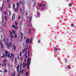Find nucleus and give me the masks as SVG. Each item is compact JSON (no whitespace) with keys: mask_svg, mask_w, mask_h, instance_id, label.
Segmentation results:
<instances>
[{"mask_svg":"<svg viewBox=\"0 0 76 76\" xmlns=\"http://www.w3.org/2000/svg\"><path fill=\"white\" fill-rule=\"evenodd\" d=\"M39 7H42V10H44L46 9V7H45V4H39Z\"/></svg>","mask_w":76,"mask_h":76,"instance_id":"2","label":"nucleus"},{"mask_svg":"<svg viewBox=\"0 0 76 76\" xmlns=\"http://www.w3.org/2000/svg\"><path fill=\"white\" fill-rule=\"evenodd\" d=\"M29 54H28V57H29Z\"/></svg>","mask_w":76,"mask_h":76,"instance_id":"57","label":"nucleus"},{"mask_svg":"<svg viewBox=\"0 0 76 76\" xmlns=\"http://www.w3.org/2000/svg\"><path fill=\"white\" fill-rule=\"evenodd\" d=\"M23 12H22V15H24V13H25V12H24V11H23Z\"/></svg>","mask_w":76,"mask_h":76,"instance_id":"20","label":"nucleus"},{"mask_svg":"<svg viewBox=\"0 0 76 76\" xmlns=\"http://www.w3.org/2000/svg\"><path fill=\"white\" fill-rule=\"evenodd\" d=\"M13 16H12V20H13Z\"/></svg>","mask_w":76,"mask_h":76,"instance_id":"53","label":"nucleus"},{"mask_svg":"<svg viewBox=\"0 0 76 76\" xmlns=\"http://www.w3.org/2000/svg\"><path fill=\"white\" fill-rule=\"evenodd\" d=\"M20 35H21V38H22H22H23V37H23V34H22V33H20Z\"/></svg>","mask_w":76,"mask_h":76,"instance_id":"19","label":"nucleus"},{"mask_svg":"<svg viewBox=\"0 0 76 76\" xmlns=\"http://www.w3.org/2000/svg\"><path fill=\"white\" fill-rule=\"evenodd\" d=\"M6 13H7V12H4V14L5 15H6Z\"/></svg>","mask_w":76,"mask_h":76,"instance_id":"36","label":"nucleus"},{"mask_svg":"<svg viewBox=\"0 0 76 76\" xmlns=\"http://www.w3.org/2000/svg\"><path fill=\"white\" fill-rule=\"evenodd\" d=\"M17 56H18L17 59H18V60H19V55H17Z\"/></svg>","mask_w":76,"mask_h":76,"instance_id":"28","label":"nucleus"},{"mask_svg":"<svg viewBox=\"0 0 76 76\" xmlns=\"http://www.w3.org/2000/svg\"><path fill=\"white\" fill-rule=\"evenodd\" d=\"M68 69H71V68L69 66H68Z\"/></svg>","mask_w":76,"mask_h":76,"instance_id":"33","label":"nucleus"},{"mask_svg":"<svg viewBox=\"0 0 76 76\" xmlns=\"http://www.w3.org/2000/svg\"><path fill=\"white\" fill-rule=\"evenodd\" d=\"M12 32H14V34H15L14 38H17V36L16 35V31H15V30H13Z\"/></svg>","mask_w":76,"mask_h":76,"instance_id":"10","label":"nucleus"},{"mask_svg":"<svg viewBox=\"0 0 76 76\" xmlns=\"http://www.w3.org/2000/svg\"><path fill=\"white\" fill-rule=\"evenodd\" d=\"M13 9L14 10L15 9V4H13L12 5Z\"/></svg>","mask_w":76,"mask_h":76,"instance_id":"18","label":"nucleus"},{"mask_svg":"<svg viewBox=\"0 0 76 76\" xmlns=\"http://www.w3.org/2000/svg\"><path fill=\"white\" fill-rule=\"evenodd\" d=\"M24 39H25V37H24Z\"/></svg>","mask_w":76,"mask_h":76,"instance_id":"58","label":"nucleus"},{"mask_svg":"<svg viewBox=\"0 0 76 76\" xmlns=\"http://www.w3.org/2000/svg\"><path fill=\"white\" fill-rule=\"evenodd\" d=\"M30 63H31V58H29L27 60V69H29V65L30 64Z\"/></svg>","mask_w":76,"mask_h":76,"instance_id":"5","label":"nucleus"},{"mask_svg":"<svg viewBox=\"0 0 76 76\" xmlns=\"http://www.w3.org/2000/svg\"><path fill=\"white\" fill-rule=\"evenodd\" d=\"M17 8H15V10H14V11L15 12H17V11H18V8H19V3H17Z\"/></svg>","mask_w":76,"mask_h":76,"instance_id":"7","label":"nucleus"},{"mask_svg":"<svg viewBox=\"0 0 76 76\" xmlns=\"http://www.w3.org/2000/svg\"><path fill=\"white\" fill-rule=\"evenodd\" d=\"M23 46H24V43H23Z\"/></svg>","mask_w":76,"mask_h":76,"instance_id":"51","label":"nucleus"},{"mask_svg":"<svg viewBox=\"0 0 76 76\" xmlns=\"http://www.w3.org/2000/svg\"><path fill=\"white\" fill-rule=\"evenodd\" d=\"M9 0H7V2L8 3H9Z\"/></svg>","mask_w":76,"mask_h":76,"instance_id":"47","label":"nucleus"},{"mask_svg":"<svg viewBox=\"0 0 76 76\" xmlns=\"http://www.w3.org/2000/svg\"><path fill=\"white\" fill-rule=\"evenodd\" d=\"M0 67H1V64H0Z\"/></svg>","mask_w":76,"mask_h":76,"instance_id":"60","label":"nucleus"},{"mask_svg":"<svg viewBox=\"0 0 76 76\" xmlns=\"http://www.w3.org/2000/svg\"><path fill=\"white\" fill-rule=\"evenodd\" d=\"M4 57V55H3V56H1V58H3V57Z\"/></svg>","mask_w":76,"mask_h":76,"instance_id":"48","label":"nucleus"},{"mask_svg":"<svg viewBox=\"0 0 76 76\" xmlns=\"http://www.w3.org/2000/svg\"><path fill=\"white\" fill-rule=\"evenodd\" d=\"M7 61V60L6 59H4L3 61V66H5V67H6V65L7 64V63H6V61Z\"/></svg>","mask_w":76,"mask_h":76,"instance_id":"6","label":"nucleus"},{"mask_svg":"<svg viewBox=\"0 0 76 76\" xmlns=\"http://www.w3.org/2000/svg\"><path fill=\"white\" fill-rule=\"evenodd\" d=\"M18 19H20V16H19V17H18Z\"/></svg>","mask_w":76,"mask_h":76,"instance_id":"38","label":"nucleus"},{"mask_svg":"<svg viewBox=\"0 0 76 76\" xmlns=\"http://www.w3.org/2000/svg\"><path fill=\"white\" fill-rule=\"evenodd\" d=\"M7 41H9V39H7Z\"/></svg>","mask_w":76,"mask_h":76,"instance_id":"56","label":"nucleus"},{"mask_svg":"<svg viewBox=\"0 0 76 76\" xmlns=\"http://www.w3.org/2000/svg\"><path fill=\"white\" fill-rule=\"evenodd\" d=\"M14 59L15 60V61H16V58H14Z\"/></svg>","mask_w":76,"mask_h":76,"instance_id":"40","label":"nucleus"},{"mask_svg":"<svg viewBox=\"0 0 76 76\" xmlns=\"http://www.w3.org/2000/svg\"><path fill=\"white\" fill-rule=\"evenodd\" d=\"M11 41H12V39H11Z\"/></svg>","mask_w":76,"mask_h":76,"instance_id":"63","label":"nucleus"},{"mask_svg":"<svg viewBox=\"0 0 76 76\" xmlns=\"http://www.w3.org/2000/svg\"><path fill=\"white\" fill-rule=\"evenodd\" d=\"M37 10H38L39 9V8L38 7H37Z\"/></svg>","mask_w":76,"mask_h":76,"instance_id":"52","label":"nucleus"},{"mask_svg":"<svg viewBox=\"0 0 76 76\" xmlns=\"http://www.w3.org/2000/svg\"><path fill=\"white\" fill-rule=\"evenodd\" d=\"M23 59V58H21V60H22V59Z\"/></svg>","mask_w":76,"mask_h":76,"instance_id":"55","label":"nucleus"},{"mask_svg":"<svg viewBox=\"0 0 76 76\" xmlns=\"http://www.w3.org/2000/svg\"><path fill=\"white\" fill-rule=\"evenodd\" d=\"M12 27H13V28H14V29H16V30H17L18 28V27L15 26L13 25H12Z\"/></svg>","mask_w":76,"mask_h":76,"instance_id":"14","label":"nucleus"},{"mask_svg":"<svg viewBox=\"0 0 76 76\" xmlns=\"http://www.w3.org/2000/svg\"><path fill=\"white\" fill-rule=\"evenodd\" d=\"M15 25L16 26L17 25H18V23H17V22H15Z\"/></svg>","mask_w":76,"mask_h":76,"instance_id":"34","label":"nucleus"},{"mask_svg":"<svg viewBox=\"0 0 76 76\" xmlns=\"http://www.w3.org/2000/svg\"><path fill=\"white\" fill-rule=\"evenodd\" d=\"M28 53H29V51H28Z\"/></svg>","mask_w":76,"mask_h":76,"instance_id":"59","label":"nucleus"},{"mask_svg":"<svg viewBox=\"0 0 76 76\" xmlns=\"http://www.w3.org/2000/svg\"><path fill=\"white\" fill-rule=\"evenodd\" d=\"M72 4H69V6H72Z\"/></svg>","mask_w":76,"mask_h":76,"instance_id":"32","label":"nucleus"},{"mask_svg":"<svg viewBox=\"0 0 76 76\" xmlns=\"http://www.w3.org/2000/svg\"><path fill=\"white\" fill-rule=\"evenodd\" d=\"M2 27H3L4 28H5V27H6V25H3Z\"/></svg>","mask_w":76,"mask_h":76,"instance_id":"27","label":"nucleus"},{"mask_svg":"<svg viewBox=\"0 0 76 76\" xmlns=\"http://www.w3.org/2000/svg\"><path fill=\"white\" fill-rule=\"evenodd\" d=\"M0 72H2L1 71H0Z\"/></svg>","mask_w":76,"mask_h":76,"instance_id":"64","label":"nucleus"},{"mask_svg":"<svg viewBox=\"0 0 76 76\" xmlns=\"http://www.w3.org/2000/svg\"><path fill=\"white\" fill-rule=\"evenodd\" d=\"M7 72V69H5V71H4V72H5V73H6V72Z\"/></svg>","mask_w":76,"mask_h":76,"instance_id":"30","label":"nucleus"},{"mask_svg":"<svg viewBox=\"0 0 76 76\" xmlns=\"http://www.w3.org/2000/svg\"><path fill=\"white\" fill-rule=\"evenodd\" d=\"M1 38H2V36H1Z\"/></svg>","mask_w":76,"mask_h":76,"instance_id":"61","label":"nucleus"},{"mask_svg":"<svg viewBox=\"0 0 76 76\" xmlns=\"http://www.w3.org/2000/svg\"><path fill=\"white\" fill-rule=\"evenodd\" d=\"M3 5H2V7L1 8V9H0L1 10V11H2V10H3Z\"/></svg>","mask_w":76,"mask_h":76,"instance_id":"24","label":"nucleus"},{"mask_svg":"<svg viewBox=\"0 0 76 76\" xmlns=\"http://www.w3.org/2000/svg\"><path fill=\"white\" fill-rule=\"evenodd\" d=\"M27 64L26 63H25V62L23 63V67L24 68L25 67H26Z\"/></svg>","mask_w":76,"mask_h":76,"instance_id":"12","label":"nucleus"},{"mask_svg":"<svg viewBox=\"0 0 76 76\" xmlns=\"http://www.w3.org/2000/svg\"><path fill=\"white\" fill-rule=\"evenodd\" d=\"M8 5L9 9L10 8V7H11L10 6V4H9Z\"/></svg>","mask_w":76,"mask_h":76,"instance_id":"26","label":"nucleus"},{"mask_svg":"<svg viewBox=\"0 0 76 76\" xmlns=\"http://www.w3.org/2000/svg\"><path fill=\"white\" fill-rule=\"evenodd\" d=\"M6 44L7 47H9V48H10V45H12V43H9L8 44H7V42H6Z\"/></svg>","mask_w":76,"mask_h":76,"instance_id":"8","label":"nucleus"},{"mask_svg":"<svg viewBox=\"0 0 76 76\" xmlns=\"http://www.w3.org/2000/svg\"><path fill=\"white\" fill-rule=\"evenodd\" d=\"M30 49H31V46H29L28 50H30Z\"/></svg>","mask_w":76,"mask_h":76,"instance_id":"35","label":"nucleus"},{"mask_svg":"<svg viewBox=\"0 0 76 76\" xmlns=\"http://www.w3.org/2000/svg\"><path fill=\"white\" fill-rule=\"evenodd\" d=\"M26 58H27V56H26Z\"/></svg>","mask_w":76,"mask_h":76,"instance_id":"62","label":"nucleus"},{"mask_svg":"<svg viewBox=\"0 0 76 76\" xmlns=\"http://www.w3.org/2000/svg\"><path fill=\"white\" fill-rule=\"evenodd\" d=\"M9 13H10V15H11V12H10V11H9Z\"/></svg>","mask_w":76,"mask_h":76,"instance_id":"37","label":"nucleus"},{"mask_svg":"<svg viewBox=\"0 0 76 76\" xmlns=\"http://www.w3.org/2000/svg\"><path fill=\"white\" fill-rule=\"evenodd\" d=\"M0 45H1V47H3V45L1 42H0Z\"/></svg>","mask_w":76,"mask_h":76,"instance_id":"17","label":"nucleus"},{"mask_svg":"<svg viewBox=\"0 0 76 76\" xmlns=\"http://www.w3.org/2000/svg\"><path fill=\"white\" fill-rule=\"evenodd\" d=\"M26 15H28V12H26Z\"/></svg>","mask_w":76,"mask_h":76,"instance_id":"45","label":"nucleus"},{"mask_svg":"<svg viewBox=\"0 0 76 76\" xmlns=\"http://www.w3.org/2000/svg\"><path fill=\"white\" fill-rule=\"evenodd\" d=\"M25 75H26V76H28V75H29V72H27L26 74Z\"/></svg>","mask_w":76,"mask_h":76,"instance_id":"21","label":"nucleus"},{"mask_svg":"<svg viewBox=\"0 0 76 76\" xmlns=\"http://www.w3.org/2000/svg\"><path fill=\"white\" fill-rule=\"evenodd\" d=\"M36 16L37 18H39L40 16V14L39 13V12H37L36 15Z\"/></svg>","mask_w":76,"mask_h":76,"instance_id":"11","label":"nucleus"},{"mask_svg":"<svg viewBox=\"0 0 76 76\" xmlns=\"http://www.w3.org/2000/svg\"><path fill=\"white\" fill-rule=\"evenodd\" d=\"M31 19H32V16H28L27 25L28 26V27H32V24H31Z\"/></svg>","mask_w":76,"mask_h":76,"instance_id":"1","label":"nucleus"},{"mask_svg":"<svg viewBox=\"0 0 76 76\" xmlns=\"http://www.w3.org/2000/svg\"><path fill=\"white\" fill-rule=\"evenodd\" d=\"M71 26H74V25L72 24Z\"/></svg>","mask_w":76,"mask_h":76,"instance_id":"41","label":"nucleus"},{"mask_svg":"<svg viewBox=\"0 0 76 76\" xmlns=\"http://www.w3.org/2000/svg\"><path fill=\"white\" fill-rule=\"evenodd\" d=\"M23 73V70H22L21 72H20L19 73V74H18V76H19V75H22Z\"/></svg>","mask_w":76,"mask_h":76,"instance_id":"13","label":"nucleus"},{"mask_svg":"<svg viewBox=\"0 0 76 76\" xmlns=\"http://www.w3.org/2000/svg\"><path fill=\"white\" fill-rule=\"evenodd\" d=\"M15 14H14L13 15V18H15Z\"/></svg>","mask_w":76,"mask_h":76,"instance_id":"39","label":"nucleus"},{"mask_svg":"<svg viewBox=\"0 0 76 76\" xmlns=\"http://www.w3.org/2000/svg\"><path fill=\"white\" fill-rule=\"evenodd\" d=\"M26 45H28V44H29V38L27 39L26 40Z\"/></svg>","mask_w":76,"mask_h":76,"instance_id":"9","label":"nucleus"},{"mask_svg":"<svg viewBox=\"0 0 76 76\" xmlns=\"http://www.w3.org/2000/svg\"><path fill=\"white\" fill-rule=\"evenodd\" d=\"M28 34H31V29H29V31L28 32Z\"/></svg>","mask_w":76,"mask_h":76,"instance_id":"22","label":"nucleus"},{"mask_svg":"<svg viewBox=\"0 0 76 76\" xmlns=\"http://www.w3.org/2000/svg\"><path fill=\"white\" fill-rule=\"evenodd\" d=\"M32 29L33 30V31H34V28H32Z\"/></svg>","mask_w":76,"mask_h":76,"instance_id":"50","label":"nucleus"},{"mask_svg":"<svg viewBox=\"0 0 76 76\" xmlns=\"http://www.w3.org/2000/svg\"><path fill=\"white\" fill-rule=\"evenodd\" d=\"M20 4H21V1H20Z\"/></svg>","mask_w":76,"mask_h":76,"instance_id":"54","label":"nucleus"},{"mask_svg":"<svg viewBox=\"0 0 76 76\" xmlns=\"http://www.w3.org/2000/svg\"><path fill=\"white\" fill-rule=\"evenodd\" d=\"M27 49V48H26L25 49H24V50H23V51L21 52H20V56H21V55L22 54V53H25V56H26V53H27V52L26 51V50Z\"/></svg>","mask_w":76,"mask_h":76,"instance_id":"4","label":"nucleus"},{"mask_svg":"<svg viewBox=\"0 0 76 76\" xmlns=\"http://www.w3.org/2000/svg\"><path fill=\"white\" fill-rule=\"evenodd\" d=\"M5 55L7 57H9L10 58H11L12 57V56H13V58H14V54L13 55L12 53H11V56H10V54H9V53L7 50L5 51Z\"/></svg>","mask_w":76,"mask_h":76,"instance_id":"3","label":"nucleus"},{"mask_svg":"<svg viewBox=\"0 0 76 76\" xmlns=\"http://www.w3.org/2000/svg\"><path fill=\"white\" fill-rule=\"evenodd\" d=\"M24 61H25V62H26V59H24Z\"/></svg>","mask_w":76,"mask_h":76,"instance_id":"46","label":"nucleus"},{"mask_svg":"<svg viewBox=\"0 0 76 76\" xmlns=\"http://www.w3.org/2000/svg\"><path fill=\"white\" fill-rule=\"evenodd\" d=\"M10 32L11 34V35H10V37L11 38H13V36H12V34H13V33H12V32L10 31Z\"/></svg>","mask_w":76,"mask_h":76,"instance_id":"16","label":"nucleus"},{"mask_svg":"<svg viewBox=\"0 0 76 76\" xmlns=\"http://www.w3.org/2000/svg\"><path fill=\"white\" fill-rule=\"evenodd\" d=\"M14 50H16V46H14Z\"/></svg>","mask_w":76,"mask_h":76,"instance_id":"29","label":"nucleus"},{"mask_svg":"<svg viewBox=\"0 0 76 76\" xmlns=\"http://www.w3.org/2000/svg\"><path fill=\"white\" fill-rule=\"evenodd\" d=\"M22 8H21V9H20V11L21 12H22Z\"/></svg>","mask_w":76,"mask_h":76,"instance_id":"44","label":"nucleus"},{"mask_svg":"<svg viewBox=\"0 0 76 76\" xmlns=\"http://www.w3.org/2000/svg\"><path fill=\"white\" fill-rule=\"evenodd\" d=\"M55 49L56 51H57V48H56V47L55 48Z\"/></svg>","mask_w":76,"mask_h":76,"instance_id":"43","label":"nucleus"},{"mask_svg":"<svg viewBox=\"0 0 76 76\" xmlns=\"http://www.w3.org/2000/svg\"><path fill=\"white\" fill-rule=\"evenodd\" d=\"M17 70V73L19 72V65H18V66L16 67Z\"/></svg>","mask_w":76,"mask_h":76,"instance_id":"15","label":"nucleus"},{"mask_svg":"<svg viewBox=\"0 0 76 76\" xmlns=\"http://www.w3.org/2000/svg\"><path fill=\"white\" fill-rule=\"evenodd\" d=\"M15 73H16V72H14V73L12 75V76H15Z\"/></svg>","mask_w":76,"mask_h":76,"instance_id":"25","label":"nucleus"},{"mask_svg":"<svg viewBox=\"0 0 76 76\" xmlns=\"http://www.w3.org/2000/svg\"><path fill=\"white\" fill-rule=\"evenodd\" d=\"M29 43L30 44H31V43H32V39L30 40V41L29 42Z\"/></svg>","mask_w":76,"mask_h":76,"instance_id":"31","label":"nucleus"},{"mask_svg":"<svg viewBox=\"0 0 76 76\" xmlns=\"http://www.w3.org/2000/svg\"><path fill=\"white\" fill-rule=\"evenodd\" d=\"M3 41H4V42H5V39H4Z\"/></svg>","mask_w":76,"mask_h":76,"instance_id":"42","label":"nucleus"},{"mask_svg":"<svg viewBox=\"0 0 76 76\" xmlns=\"http://www.w3.org/2000/svg\"><path fill=\"white\" fill-rule=\"evenodd\" d=\"M38 42L39 43L40 42V40H39L38 41Z\"/></svg>","mask_w":76,"mask_h":76,"instance_id":"49","label":"nucleus"},{"mask_svg":"<svg viewBox=\"0 0 76 76\" xmlns=\"http://www.w3.org/2000/svg\"><path fill=\"white\" fill-rule=\"evenodd\" d=\"M5 19H6L5 21H7V17L6 16H4Z\"/></svg>","mask_w":76,"mask_h":76,"instance_id":"23","label":"nucleus"}]
</instances>
